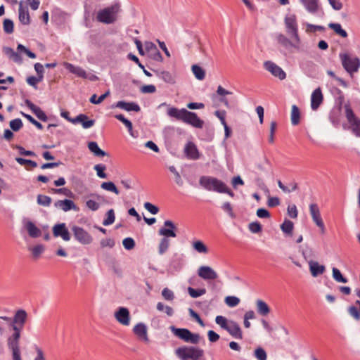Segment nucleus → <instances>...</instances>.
Listing matches in <instances>:
<instances>
[{
    "label": "nucleus",
    "instance_id": "nucleus-1",
    "mask_svg": "<svg viewBox=\"0 0 360 360\" xmlns=\"http://www.w3.org/2000/svg\"><path fill=\"white\" fill-rule=\"evenodd\" d=\"M167 114L169 117L181 121L193 127L199 129L203 127V120L198 117L195 112L188 111L186 109H179L175 107H170L168 108Z\"/></svg>",
    "mask_w": 360,
    "mask_h": 360
},
{
    "label": "nucleus",
    "instance_id": "nucleus-2",
    "mask_svg": "<svg viewBox=\"0 0 360 360\" xmlns=\"http://www.w3.org/2000/svg\"><path fill=\"white\" fill-rule=\"evenodd\" d=\"M342 66L345 70L352 78L354 75L356 73L360 68V59L356 56L345 52L339 54Z\"/></svg>",
    "mask_w": 360,
    "mask_h": 360
},
{
    "label": "nucleus",
    "instance_id": "nucleus-3",
    "mask_svg": "<svg viewBox=\"0 0 360 360\" xmlns=\"http://www.w3.org/2000/svg\"><path fill=\"white\" fill-rule=\"evenodd\" d=\"M347 123L342 124L344 129H348L357 137H360V119L356 116L349 104L344 106Z\"/></svg>",
    "mask_w": 360,
    "mask_h": 360
},
{
    "label": "nucleus",
    "instance_id": "nucleus-4",
    "mask_svg": "<svg viewBox=\"0 0 360 360\" xmlns=\"http://www.w3.org/2000/svg\"><path fill=\"white\" fill-rule=\"evenodd\" d=\"M181 360H200L204 356V350L198 347L182 346L175 350Z\"/></svg>",
    "mask_w": 360,
    "mask_h": 360
},
{
    "label": "nucleus",
    "instance_id": "nucleus-5",
    "mask_svg": "<svg viewBox=\"0 0 360 360\" xmlns=\"http://www.w3.org/2000/svg\"><path fill=\"white\" fill-rule=\"evenodd\" d=\"M120 10L119 4H115L99 11L96 15V19L98 22L110 24L115 22L117 19V14Z\"/></svg>",
    "mask_w": 360,
    "mask_h": 360
},
{
    "label": "nucleus",
    "instance_id": "nucleus-6",
    "mask_svg": "<svg viewBox=\"0 0 360 360\" xmlns=\"http://www.w3.org/2000/svg\"><path fill=\"white\" fill-rule=\"evenodd\" d=\"M200 185L210 191L220 193L225 191V184L221 180L210 176H202L199 179Z\"/></svg>",
    "mask_w": 360,
    "mask_h": 360
},
{
    "label": "nucleus",
    "instance_id": "nucleus-7",
    "mask_svg": "<svg viewBox=\"0 0 360 360\" xmlns=\"http://www.w3.org/2000/svg\"><path fill=\"white\" fill-rule=\"evenodd\" d=\"M285 31L287 34L297 44L300 42L298 34V25L297 17L295 14H288L284 19Z\"/></svg>",
    "mask_w": 360,
    "mask_h": 360
},
{
    "label": "nucleus",
    "instance_id": "nucleus-8",
    "mask_svg": "<svg viewBox=\"0 0 360 360\" xmlns=\"http://www.w3.org/2000/svg\"><path fill=\"white\" fill-rule=\"evenodd\" d=\"M171 330L175 336L186 342L196 345L199 343L200 340V336L199 334L192 333L188 329L177 328L174 326H172Z\"/></svg>",
    "mask_w": 360,
    "mask_h": 360
},
{
    "label": "nucleus",
    "instance_id": "nucleus-9",
    "mask_svg": "<svg viewBox=\"0 0 360 360\" xmlns=\"http://www.w3.org/2000/svg\"><path fill=\"white\" fill-rule=\"evenodd\" d=\"M64 66L71 73L83 79H89L91 81H95L98 77L94 75L88 74L84 69L80 67L75 66L69 63H65Z\"/></svg>",
    "mask_w": 360,
    "mask_h": 360
},
{
    "label": "nucleus",
    "instance_id": "nucleus-10",
    "mask_svg": "<svg viewBox=\"0 0 360 360\" xmlns=\"http://www.w3.org/2000/svg\"><path fill=\"white\" fill-rule=\"evenodd\" d=\"M75 239L83 245L91 243L93 238L84 229L79 226H73L72 229Z\"/></svg>",
    "mask_w": 360,
    "mask_h": 360
},
{
    "label": "nucleus",
    "instance_id": "nucleus-11",
    "mask_svg": "<svg viewBox=\"0 0 360 360\" xmlns=\"http://www.w3.org/2000/svg\"><path fill=\"white\" fill-rule=\"evenodd\" d=\"M309 212L314 222L322 231L324 230V223L321 216L319 207L316 203H311L309 205Z\"/></svg>",
    "mask_w": 360,
    "mask_h": 360
},
{
    "label": "nucleus",
    "instance_id": "nucleus-12",
    "mask_svg": "<svg viewBox=\"0 0 360 360\" xmlns=\"http://www.w3.org/2000/svg\"><path fill=\"white\" fill-rule=\"evenodd\" d=\"M198 275L205 281H214L218 278L217 273L208 266H201L198 269Z\"/></svg>",
    "mask_w": 360,
    "mask_h": 360
},
{
    "label": "nucleus",
    "instance_id": "nucleus-13",
    "mask_svg": "<svg viewBox=\"0 0 360 360\" xmlns=\"http://www.w3.org/2000/svg\"><path fill=\"white\" fill-rule=\"evenodd\" d=\"M264 68L270 72L274 76L278 77L283 80L285 78L286 75L285 72L276 64L271 61H266L264 63Z\"/></svg>",
    "mask_w": 360,
    "mask_h": 360
},
{
    "label": "nucleus",
    "instance_id": "nucleus-14",
    "mask_svg": "<svg viewBox=\"0 0 360 360\" xmlns=\"http://www.w3.org/2000/svg\"><path fill=\"white\" fill-rule=\"evenodd\" d=\"M164 226L159 230V234L163 236L164 238L168 237L175 238L176 234L174 230L176 229L174 224L170 220H166L164 222Z\"/></svg>",
    "mask_w": 360,
    "mask_h": 360
},
{
    "label": "nucleus",
    "instance_id": "nucleus-15",
    "mask_svg": "<svg viewBox=\"0 0 360 360\" xmlns=\"http://www.w3.org/2000/svg\"><path fill=\"white\" fill-rule=\"evenodd\" d=\"M116 320L124 326H129L130 323V315L129 310L125 307H120L115 313Z\"/></svg>",
    "mask_w": 360,
    "mask_h": 360
},
{
    "label": "nucleus",
    "instance_id": "nucleus-16",
    "mask_svg": "<svg viewBox=\"0 0 360 360\" xmlns=\"http://www.w3.org/2000/svg\"><path fill=\"white\" fill-rule=\"evenodd\" d=\"M53 233L55 237H61L64 240H70V235L65 224H56L53 228Z\"/></svg>",
    "mask_w": 360,
    "mask_h": 360
},
{
    "label": "nucleus",
    "instance_id": "nucleus-17",
    "mask_svg": "<svg viewBox=\"0 0 360 360\" xmlns=\"http://www.w3.org/2000/svg\"><path fill=\"white\" fill-rule=\"evenodd\" d=\"M323 96L320 87L316 89L311 94V108L313 110H316L323 103Z\"/></svg>",
    "mask_w": 360,
    "mask_h": 360
},
{
    "label": "nucleus",
    "instance_id": "nucleus-18",
    "mask_svg": "<svg viewBox=\"0 0 360 360\" xmlns=\"http://www.w3.org/2000/svg\"><path fill=\"white\" fill-rule=\"evenodd\" d=\"M54 206L57 208L61 209L64 212H68L71 210L75 211H78L79 207L75 204V202L71 200H57L54 203Z\"/></svg>",
    "mask_w": 360,
    "mask_h": 360
},
{
    "label": "nucleus",
    "instance_id": "nucleus-19",
    "mask_svg": "<svg viewBox=\"0 0 360 360\" xmlns=\"http://www.w3.org/2000/svg\"><path fill=\"white\" fill-rule=\"evenodd\" d=\"M71 123L74 124L80 123L82 124L83 128L89 129L94 125L95 120H89L88 116L85 114H79L76 117L73 118L72 120H71Z\"/></svg>",
    "mask_w": 360,
    "mask_h": 360
},
{
    "label": "nucleus",
    "instance_id": "nucleus-20",
    "mask_svg": "<svg viewBox=\"0 0 360 360\" xmlns=\"http://www.w3.org/2000/svg\"><path fill=\"white\" fill-rule=\"evenodd\" d=\"M25 105L32 111V112L41 121L46 122L48 117L45 112L38 106L34 105L30 100L27 99L25 101Z\"/></svg>",
    "mask_w": 360,
    "mask_h": 360
},
{
    "label": "nucleus",
    "instance_id": "nucleus-21",
    "mask_svg": "<svg viewBox=\"0 0 360 360\" xmlns=\"http://www.w3.org/2000/svg\"><path fill=\"white\" fill-rule=\"evenodd\" d=\"M133 332L141 340L148 341L147 327L144 323H139L136 324L133 328Z\"/></svg>",
    "mask_w": 360,
    "mask_h": 360
},
{
    "label": "nucleus",
    "instance_id": "nucleus-22",
    "mask_svg": "<svg viewBox=\"0 0 360 360\" xmlns=\"http://www.w3.org/2000/svg\"><path fill=\"white\" fill-rule=\"evenodd\" d=\"M27 319V314L24 309H18L15 311L12 318V323L18 324L20 328H23Z\"/></svg>",
    "mask_w": 360,
    "mask_h": 360
},
{
    "label": "nucleus",
    "instance_id": "nucleus-23",
    "mask_svg": "<svg viewBox=\"0 0 360 360\" xmlns=\"http://www.w3.org/2000/svg\"><path fill=\"white\" fill-rule=\"evenodd\" d=\"M184 153L188 159L197 160L199 158V152L193 142H188L184 148Z\"/></svg>",
    "mask_w": 360,
    "mask_h": 360
},
{
    "label": "nucleus",
    "instance_id": "nucleus-24",
    "mask_svg": "<svg viewBox=\"0 0 360 360\" xmlns=\"http://www.w3.org/2000/svg\"><path fill=\"white\" fill-rule=\"evenodd\" d=\"M112 107L123 109L127 111L139 112L140 110V107L136 103H127L122 101L117 102L112 105Z\"/></svg>",
    "mask_w": 360,
    "mask_h": 360
},
{
    "label": "nucleus",
    "instance_id": "nucleus-25",
    "mask_svg": "<svg viewBox=\"0 0 360 360\" xmlns=\"http://www.w3.org/2000/svg\"><path fill=\"white\" fill-rule=\"evenodd\" d=\"M19 20L23 25H29L30 23V17L27 6H24L23 3L20 2L19 5Z\"/></svg>",
    "mask_w": 360,
    "mask_h": 360
},
{
    "label": "nucleus",
    "instance_id": "nucleus-26",
    "mask_svg": "<svg viewBox=\"0 0 360 360\" xmlns=\"http://www.w3.org/2000/svg\"><path fill=\"white\" fill-rule=\"evenodd\" d=\"M305 8L311 13H318L321 10L319 0H301Z\"/></svg>",
    "mask_w": 360,
    "mask_h": 360
},
{
    "label": "nucleus",
    "instance_id": "nucleus-27",
    "mask_svg": "<svg viewBox=\"0 0 360 360\" xmlns=\"http://www.w3.org/2000/svg\"><path fill=\"white\" fill-rule=\"evenodd\" d=\"M231 335L236 339H242L243 335L238 324L234 321H230L226 330Z\"/></svg>",
    "mask_w": 360,
    "mask_h": 360
},
{
    "label": "nucleus",
    "instance_id": "nucleus-28",
    "mask_svg": "<svg viewBox=\"0 0 360 360\" xmlns=\"http://www.w3.org/2000/svg\"><path fill=\"white\" fill-rule=\"evenodd\" d=\"M25 228L29 236L32 238H38L41 235V231L31 221H27L25 223Z\"/></svg>",
    "mask_w": 360,
    "mask_h": 360
},
{
    "label": "nucleus",
    "instance_id": "nucleus-29",
    "mask_svg": "<svg viewBox=\"0 0 360 360\" xmlns=\"http://www.w3.org/2000/svg\"><path fill=\"white\" fill-rule=\"evenodd\" d=\"M308 263L310 272L314 277H316L324 272L325 266L319 264L317 262L310 260Z\"/></svg>",
    "mask_w": 360,
    "mask_h": 360
},
{
    "label": "nucleus",
    "instance_id": "nucleus-30",
    "mask_svg": "<svg viewBox=\"0 0 360 360\" xmlns=\"http://www.w3.org/2000/svg\"><path fill=\"white\" fill-rule=\"evenodd\" d=\"M3 52L13 61L20 63L22 62V58L20 55L15 52L13 49L10 47H4Z\"/></svg>",
    "mask_w": 360,
    "mask_h": 360
},
{
    "label": "nucleus",
    "instance_id": "nucleus-31",
    "mask_svg": "<svg viewBox=\"0 0 360 360\" xmlns=\"http://www.w3.org/2000/svg\"><path fill=\"white\" fill-rule=\"evenodd\" d=\"M88 148L96 157H104L106 153L101 150L96 142L91 141L88 143Z\"/></svg>",
    "mask_w": 360,
    "mask_h": 360
},
{
    "label": "nucleus",
    "instance_id": "nucleus-32",
    "mask_svg": "<svg viewBox=\"0 0 360 360\" xmlns=\"http://www.w3.org/2000/svg\"><path fill=\"white\" fill-rule=\"evenodd\" d=\"M257 312L262 316H266L270 312V308L263 300H258L256 302Z\"/></svg>",
    "mask_w": 360,
    "mask_h": 360
},
{
    "label": "nucleus",
    "instance_id": "nucleus-33",
    "mask_svg": "<svg viewBox=\"0 0 360 360\" xmlns=\"http://www.w3.org/2000/svg\"><path fill=\"white\" fill-rule=\"evenodd\" d=\"M291 122L294 126L299 124L300 122V111L298 107L295 105L292 106Z\"/></svg>",
    "mask_w": 360,
    "mask_h": 360
},
{
    "label": "nucleus",
    "instance_id": "nucleus-34",
    "mask_svg": "<svg viewBox=\"0 0 360 360\" xmlns=\"http://www.w3.org/2000/svg\"><path fill=\"white\" fill-rule=\"evenodd\" d=\"M15 160L21 165L25 166V169L27 170H31L35 167H37V164L34 161L30 160H26L22 158H16Z\"/></svg>",
    "mask_w": 360,
    "mask_h": 360
},
{
    "label": "nucleus",
    "instance_id": "nucleus-35",
    "mask_svg": "<svg viewBox=\"0 0 360 360\" xmlns=\"http://www.w3.org/2000/svg\"><path fill=\"white\" fill-rule=\"evenodd\" d=\"M34 259H37L44 252L45 247L43 245H37L29 248Z\"/></svg>",
    "mask_w": 360,
    "mask_h": 360
},
{
    "label": "nucleus",
    "instance_id": "nucleus-36",
    "mask_svg": "<svg viewBox=\"0 0 360 360\" xmlns=\"http://www.w3.org/2000/svg\"><path fill=\"white\" fill-rule=\"evenodd\" d=\"M19 340L20 338H14L13 336L11 335L8 338V347L11 350V352L20 350Z\"/></svg>",
    "mask_w": 360,
    "mask_h": 360
},
{
    "label": "nucleus",
    "instance_id": "nucleus-37",
    "mask_svg": "<svg viewBox=\"0 0 360 360\" xmlns=\"http://www.w3.org/2000/svg\"><path fill=\"white\" fill-rule=\"evenodd\" d=\"M192 246L198 253L207 254L208 252L207 247L201 240L193 241Z\"/></svg>",
    "mask_w": 360,
    "mask_h": 360
},
{
    "label": "nucleus",
    "instance_id": "nucleus-38",
    "mask_svg": "<svg viewBox=\"0 0 360 360\" xmlns=\"http://www.w3.org/2000/svg\"><path fill=\"white\" fill-rule=\"evenodd\" d=\"M184 265V259L181 256L174 255L171 261V266L176 270H179Z\"/></svg>",
    "mask_w": 360,
    "mask_h": 360
},
{
    "label": "nucleus",
    "instance_id": "nucleus-39",
    "mask_svg": "<svg viewBox=\"0 0 360 360\" xmlns=\"http://www.w3.org/2000/svg\"><path fill=\"white\" fill-rule=\"evenodd\" d=\"M192 72L196 79L199 80H202L205 77V71L203 68L200 67L198 65H193L191 67Z\"/></svg>",
    "mask_w": 360,
    "mask_h": 360
},
{
    "label": "nucleus",
    "instance_id": "nucleus-40",
    "mask_svg": "<svg viewBox=\"0 0 360 360\" xmlns=\"http://www.w3.org/2000/svg\"><path fill=\"white\" fill-rule=\"evenodd\" d=\"M49 192L55 194H60L67 196L68 198L73 197V193L68 188H50Z\"/></svg>",
    "mask_w": 360,
    "mask_h": 360
},
{
    "label": "nucleus",
    "instance_id": "nucleus-41",
    "mask_svg": "<svg viewBox=\"0 0 360 360\" xmlns=\"http://www.w3.org/2000/svg\"><path fill=\"white\" fill-rule=\"evenodd\" d=\"M293 228V223L288 219H285L284 222L281 225L282 231L288 235L292 234Z\"/></svg>",
    "mask_w": 360,
    "mask_h": 360
},
{
    "label": "nucleus",
    "instance_id": "nucleus-42",
    "mask_svg": "<svg viewBox=\"0 0 360 360\" xmlns=\"http://www.w3.org/2000/svg\"><path fill=\"white\" fill-rule=\"evenodd\" d=\"M101 187L108 191L112 192L115 193L116 195L120 194L119 190L117 188L116 186L114 183L109 181V182H103L101 184Z\"/></svg>",
    "mask_w": 360,
    "mask_h": 360
},
{
    "label": "nucleus",
    "instance_id": "nucleus-43",
    "mask_svg": "<svg viewBox=\"0 0 360 360\" xmlns=\"http://www.w3.org/2000/svg\"><path fill=\"white\" fill-rule=\"evenodd\" d=\"M37 201L40 205L49 207L51 204L52 199L49 196L40 194L37 195Z\"/></svg>",
    "mask_w": 360,
    "mask_h": 360
},
{
    "label": "nucleus",
    "instance_id": "nucleus-44",
    "mask_svg": "<svg viewBox=\"0 0 360 360\" xmlns=\"http://www.w3.org/2000/svg\"><path fill=\"white\" fill-rule=\"evenodd\" d=\"M170 245V241L168 238H163L161 239L159 248H158V252L160 255H163L165 252H167Z\"/></svg>",
    "mask_w": 360,
    "mask_h": 360
},
{
    "label": "nucleus",
    "instance_id": "nucleus-45",
    "mask_svg": "<svg viewBox=\"0 0 360 360\" xmlns=\"http://www.w3.org/2000/svg\"><path fill=\"white\" fill-rule=\"evenodd\" d=\"M160 77L165 82L169 84H174L175 83V77L174 76L168 71H163L160 73Z\"/></svg>",
    "mask_w": 360,
    "mask_h": 360
},
{
    "label": "nucleus",
    "instance_id": "nucleus-46",
    "mask_svg": "<svg viewBox=\"0 0 360 360\" xmlns=\"http://www.w3.org/2000/svg\"><path fill=\"white\" fill-rule=\"evenodd\" d=\"M188 294L193 298H197L201 295H203L206 293V290L205 288L201 289H194L191 287L188 288Z\"/></svg>",
    "mask_w": 360,
    "mask_h": 360
},
{
    "label": "nucleus",
    "instance_id": "nucleus-47",
    "mask_svg": "<svg viewBox=\"0 0 360 360\" xmlns=\"http://www.w3.org/2000/svg\"><path fill=\"white\" fill-rule=\"evenodd\" d=\"M115 212L112 209L109 210L106 213V218L103 220V224L104 226H108L114 223L115 221Z\"/></svg>",
    "mask_w": 360,
    "mask_h": 360
},
{
    "label": "nucleus",
    "instance_id": "nucleus-48",
    "mask_svg": "<svg viewBox=\"0 0 360 360\" xmlns=\"http://www.w3.org/2000/svg\"><path fill=\"white\" fill-rule=\"evenodd\" d=\"M110 95V91H107L104 94H102L99 97H97L96 94H94L90 98V102L94 104H100L102 103L108 96Z\"/></svg>",
    "mask_w": 360,
    "mask_h": 360
},
{
    "label": "nucleus",
    "instance_id": "nucleus-49",
    "mask_svg": "<svg viewBox=\"0 0 360 360\" xmlns=\"http://www.w3.org/2000/svg\"><path fill=\"white\" fill-rule=\"evenodd\" d=\"M254 356L257 360H266L267 359L266 352L262 347H257V349H255V350L254 351Z\"/></svg>",
    "mask_w": 360,
    "mask_h": 360
},
{
    "label": "nucleus",
    "instance_id": "nucleus-50",
    "mask_svg": "<svg viewBox=\"0 0 360 360\" xmlns=\"http://www.w3.org/2000/svg\"><path fill=\"white\" fill-rule=\"evenodd\" d=\"M278 185L279 186V188L284 192L285 193H290L291 191H295L297 188V184L296 183H292L290 184V188H289L288 187L285 186L282 182L281 181L278 180Z\"/></svg>",
    "mask_w": 360,
    "mask_h": 360
},
{
    "label": "nucleus",
    "instance_id": "nucleus-51",
    "mask_svg": "<svg viewBox=\"0 0 360 360\" xmlns=\"http://www.w3.org/2000/svg\"><path fill=\"white\" fill-rule=\"evenodd\" d=\"M4 30L7 34L13 32V22L9 19H5L3 23Z\"/></svg>",
    "mask_w": 360,
    "mask_h": 360
},
{
    "label": "nucleus",
    "instance_id": "nucleus-52",
    "mask_svg": "<svg viewBox=\"0 0 360 360\" xmlns=\"http://www.w3.org/2000/svg\"><path fill=\"white\" fill-rule=\"evenodd\" d=\"M240 302L239 298L234 296H228L225 298V303L231 307L237 306Z\"/></svg>",
    "mask_w": 360,
    "mask_h": 360
},
{
    "label": "nucleus",
    "instance_id": "nucleus-53",
    "mask_svg": "<svg viewBox=\"0 0 360 360\" xmlns=\"http://www.w3.org/2000/svg\"><path fill=\"white\" fill-rule=\"evenodd\" d=\"M106 167L104 165L98 164L94 166V169L96 171L97 175L100 178L105 179L106 178V174L105 173V170Z\"/></svg>",
    "mask_w": 360,
    "mask_h": 360
},
{
    "label": "nucleus",
    "instance_id": "nucleus-54",
    "mask_svg": "<svg viewBox=\"0 0 360 360\" xmlns=\"http://www.w3.org/2000/svg\"><path fill=\"white\" fill-rule=\"evenodd\" d=\"M215 321L224 330H226L229 325V322L227 321V319L222 316H217L215 319Z\"/></svg>",
    "mask_w": 360,
    "mask_h": 360
},
{
    "label": "nucleus",
    "instance_id": "nucleus-55",
    "mask_svg": "<svg viewBox=\"0 0 360 360\" xmlns=\"http://www.w3.org/2000/svg\"><path fill=\"white\" fill-rule=\"evenodd\" d=\"M10 127L13 131H18L22 127V122L20 119H15L10 122Z\"/></svg>",
    "mask_w": 360,
    "mask_h": 360
},
{
    "label": "nucleus",
    "instance_id": "nucleus-56",
    "mask_svg": "<svg viewBox=\"0 0 360 360\" xmlns=\"http://www.w3.org/2000/svg\"><path fill=\"white\" fill-rule=\"evenodd\" d=\"M123 246L125 249L130 250L135 247V242L131 238H124L122 241Z\"/></svg>",
    "mask_w": 360,
    "mask_h": 360
},
{
    "label": "nucleus",
    "instance_id": "nucleus-57",
    "mask_svg": "<svg viewBox=\"0 0 360 360\" xmlns=\"http://www.w3.org/2000/svg\"><path fill=\"white\" fill-rule=\"evenodd\" d=\"M329 119L332 124L336 127L338 125V108L334 107L330 112Z\"/></svg>",
    "mask_w": 360,
    "mask_h": 360
},
{
    "label": "nucleus",
    "instance_id": "nucleus-58",
    "mask_svg": "<svg viewBox=\"0 0 360 360\" xmlns=\"http://www.w3.org/2000/svg\"><path fill=\"white\" fill-rule=\"evenodd\" d=\"M157 309L159 311H165V313L169 315L172 316L173 314V309L172 307L169 306H165L162 302H158L157 304Z\"/></svg>",
    "mask_w": 360,
    "mask_h": 360
},
{
    "label": "nucleus",
    "instance_id": "nucleus-59",
    "mask_svg": "<svg viewBox=\"0 0 360 360\" xmlns=\"http://www.w3.org/2000/svg\"><path fill=\"white\" fill-rule=\"evenodd\" d=\"M249 229L251 232L257 233L262 231V227L260 223L256 221L249 224Z\"/></svg>",
    "mask_w": 360,
    "mask_h": 360
},
{
    "label": "nucleus",
    "instance_id": "nucleus-60",
    "mask_svg": "<svg viewBox=\"0 0 360 360\" xmlns=\"http://www.w3.org/2000/svg\"><path fill=\"white\" fill-rule=\"evenodd\" d=\"M86 205L89 210H91L92 211H96L100 207L99 203L94 200H86Z\"/></svg>",
    "mask_w": 360,
    "mask_h": 360
},
{
    "label": "nucleus",
    "instance_id": "nucleus-61",
    "mask_svg": "<svg viewBox=\"0 0 360 360\" xmlns=\"http://www.w3.org/2000/svg\"><path fill=\"white\" fill-rule=\"evenodd\" d=\"M288 214L292 219L297 217V210L295 205H290L288 207Z\"/></svg>",
    "mask_w": 360,
    "mask_h": 360
},
{
    "label": "nucleus",
    "instance_id": "nucleus-62",
    "mask_svg": "<svg viewBox=\"0 0 360 360\" xmlns=\"http://www.w3.org/2000/svg\"><path fill=\"white\" fill-rule=\"evenodd\" d=\"M349 314L356 320H360V313L358 309L354 306H351L348 309Z\"/></svg>",
    "mask_w": 360,
    "mask_h": 360
},
{
    "label": "nucleus",
    "instance_id": "nucleus-63",
    "mask_svg": "<svg viewBox=\"0 0 360 360\" xmlns=\"http://www.w3.org/2000/svg\"><path fill=\"white\" fill-rule=\"evenodd\" d=\"M10 326L12 327L13 330V333L12 334L11 336H13L14 338H20L21 330L22 329V328H20V326L18 324H15V323H10Z\"/></svg>",
    "mask_w": 360,
    "mask_h": 360
},
{
    "label": "nucleus",
    "instance_id": "nucleus-64",
    "mask_svg": "<svg viewBox=\"0 0 360 360\" xmlns=\"http://www.w3.org/2000/svg\"><path fill=\"white\" fill-rule=\"evenodd\" d=\"M156 91V88L153 84L144 85L141 86V91L143 94H153Z\"/></svg>",
    "mask_w": 360,
    "mask_h": 360
}]
</instances>
